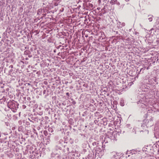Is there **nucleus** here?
<instances>
[{
  "label": "nucleus",
  "instance_id": "obj_1",
  "mask_svg": "<svg viewBox=\"0 0 159 159\" xmlns=\"http://www.w3.org/2000/svg\"><path fill=\"white\" fill-rule=\"evenodd\" d=\"M137 98L139 100L137 102L139 106L142 108H145L146 107L145 94L144 93L139 94L137 96Z\"/></svg>",
  "mask_w": 159,
  "mask_h": 159
},
{
  "label": "nucleus",
  "instance_id": "obj_2",
  "mask_svg": "<svg viewBox=\"0 0 159 159\" xmlns=\"http://www.w3.org/2000/svg\"><path fill=\"white\" fill-rule=\"evenodd\" d=\"M7 105L13 112H15L18 108L19 104L14 101H11L8 102Z\"/></svg>",
  "mask_w": 159,
  "mask_h": 159
},
{
  "label": "nucleus",
  "instance_id": "obj_3",
  "mask_svg": "<svg viewBox=\"0 0 159 159\" xmlns=\"http://www.w3.org/2000/svg\"><path fill=\"white\" fill-rule=\"evenodd\" d=\"M153 120V118L151 116L149 117L148 119L144 120L143 121V123L142 126L143 127L145 125L147 127L152 126L154 124Z\"/></svg>",
  "mask_w": 159,
  "mask_h": 159
},
{
  "label": "nucleus",
  "instance_id": "obj_4",
  "mask_svg": "<svg viewBox=\"0 0 159 159\" xmlns=\"http://www.w3.org/2000/svg\"><path fill=\"white\" fill-rule=\"evenodd\" d=\"M95 151V156L96 157L98 156L99 158H101L104 154L103 152L100 148H96Z\"/></svg>",
  "mask_w": 159,
  "mask_h": 159
},
{
  "label": "nucleus",
  "instance_id": "obj_5",
  "mask_svg": "<svg viewBox=\"0 0 159 159\" xmlns=\"http://www.w3.org/2000/svg\"><path fill=\"white\" fill-rule=\"evenodd\" d=\"M61 153H59V152L58 153L55 152H52L51 153V157L52 159H61Z\"/></svg>",
  "mask_w": 159,
  "mask_h": 159
},
{
  "label": "nucleus",
  "instance_id": "obj_6",
  "mask_svg": "<svg viewBox=\"0 0 159 159\" xmlns=\"http://www.w3.org/2000/svg\"><path fill=\"white\" fill-rule=\"evenodd\" d=\"M119 153H118L116 152H113L111 153L110 156L111 157L114 158V159H119Z\"/></svg>",
  "mask_w": 159,
  "mask_h": 159
},
{
  "label": "nucleus",
  "instance_id": "obj_7",
  "mask_svg": "<svg viewBox=\"0 0 159 159\" xmlns=\"http://www.w3.org/2000/svg\"><path fill=\"white\" fill-rule=\"evenodd\" d=\"M61 151H62L61 147L60 146H56L55 148L53 150V152H57V153H58L59 152V153H61Z\"/></svg>",
  "mask_w": 159,
  "mask_h": 159
},
{
  "label": "nucleus",
  "instance_id": "obj_8",
  "mask_svg": "<svg viewBox=\"0 0 159 159\" xmlns=\"http://www.w3.org/2000/svg\"><path fill=\"white\" fill-rule=\"evenodd\" d=\"M110 3L111 5L116 4L118 6L120 5V2H118L117 0H111L110 1Z\"/></svg>",
  "mask_w": 159,
  "mask_h": 159
},
{
  "label": "nucleus",
  "instance_id": "obj_9",
  "mask_svg": "<svg viewBox=\"0 0 159 159\" xmlns=\"http://www.w3.org/2000/svg\"><path fill=\"white\" fill-rule=\"evenodd\" d=\"M142 91L144 92H148L149 91L150 89L147 87V86L145 85H143L142 86Z\"/></svg>",
  "mask_w": 159,
  "mask_h": 159
},
{
  "label": "nucleus",
  "instance_id": "obj_10",
  "mask_svg": "<svg viewBox=\"0 0 159 159\" xmlns=\"http://www.w3.org/2000/svg\"><path fill=\"white\" fill-rule=\"evenodd\" d=\"M92 145L93 146H96L97 147L96 148H99V146L98 145L99 143L96 142H93L92 143Z\"/></svg>",
  "mask_w": 159,
  "mask_h": 159
},
{
  "label": "nucleus",
  "instance_id": "obj_11",
  "mask_svg": "<svg viewBox=\"0 0 159 159\" xmlns=\"http://www.w3.org/2000/svg\"><path fill=\"white\" fill-rule=\"evenodd\" d=\"M148 17L149 18H148V20L149 22H151L153 20V16L152 15H149L148 16Z\"/></svg>",
  "mask_w": 159,
  "mask_h": 159
},
{
  "label": "nucleus",
  "instance_id": "obj_12",
  "mask_svg": "<svg viewBox=\"0 0 159 159\" xmlns=\"http://www.w3.org/2000/svg\"><path fill=\"white\" fill-rule=\"evenodd\" d=\"M120 104L121 106H124V101L122 99L121 100Z\"/></svg>",
  "mask_w": 159,
  "mask_h": 159
},
{
  "label": "nucleus",
  "instance_id": "obj_13",
  "mask_svg": "<svg viewBox=\"0 0 159 159\" xmlns=\"http://www.w3.org/2000/svg\"><path fill=\"white\" fill-rule=\"evenodd\" d=\"M42 10L41 9H39L38 10L37 14L38 15H40L42 13Z\"/></svg>",
  "mask_w": 159,
  "mask_h": 159
},
{
  "label": "nucleus",
  "instance_id": "obj_14",
  "mask_svg": "<svg viewBox=\"0 0 159 159\" xmlns=\"http://www.w3.org/2000/svg\"><path fill=\"white\" fill-rule=\"evenodd\" d=\"M116 134H114L113 135H112V137H113V138H112V139H115V140H117V139H116V138H115V137L116 136Z\"/></svg>",
  "mask_w": 159,
  "mask_h": 159
},
{
  "label": "nucleus",
  "instance_id": "obj_15",
  "mask_svg": "<svg viewBox=\"0 0 159 159\" xmlns=\"http://www.w3.org/2000/svg\"><path fill=\"white\" fill-rule=\"evenodd\" d=\"M125 24L124 23H122L121 24V26H124L125 25Z\"/></svg>",
  "mask_w": 159,
  "mask_h": 159
},
{
  "label": "nucleus",
  "instance_id": "obj_16",
  "mask_svg": "<svg viewBox=\"0 0 159 159\" xmlns=\"http://www.w3.org/2000/svg\"><path fill=\"white\" fill-rule=\"evenodd\" d=\"M9 68H13V66L12 65H11L9 66Z\"/></svg>",
  "mask_w": 159,
  "mask_h": 159
},
{
  "label": "nucleus",
  "instance_id": "obj_17",
  "mask_svg": "<svg viewBox=\"0 0 159 159\" xmlns=\"http://www.w3.org/2000/svg\"><path fill=\"white\" fill-rule=\"evenodd\" d=\"M26 124L27 125H30V123L29 122H26Z\"/></svg>",
  "mask_w": 159,
  "mask_h": 159
},
{
  "label": "nucleus",
  "instance_id": "obj_18",
  "mask_svg": "<svg viewBox=\"0 0 159 159\" xmlns=\"http://www.w3.org/2000/svg\"><path fill=\"white\" fill-rule=\"evenodd\" d=\"M12 69H11V70H9V73H10V72H12Z\"/></svg>",
  "mask_w": 159,
  "mask_h": 159
},
{
  "label": "nucleus",
  "instance_id": "obj_19",
  "mask_svg": "<svg viewBox=\"0 0 159 159\" xmlns=\"http://www.w3.org/2000/svg\"><path fill=\"white\" fill-rule=\"evenodd\" d=\"M20 124H21V121H19V122H18Z\"/></svg>",
  "mask_w": 159,
  "mask_h": 159
},
{
  "label": "nucleus",
  "instance_id": "obj_20",
  "mask_svg": "<svg viewBox=\"0 0 159 159\" xmlns=\"http://www.w3.org/2000/svg\"><path fill=\"white\" fill-rule=\"evenodd\" d=\"M120 23H121V22H118V25H120Z\"/></svg>",
  "mask_w": 159,
  "mask_h": 159
},
{
  "label": "nucleus",
  "instance_id": "obj_21",
  "mask_svg": "<svg viewBox=\"0 0 159 159\" xmlns=\"http://www.w3.org/2000/svg\"><path fill=\"white\" fill-rule=\"evenodd\" d=\"M69 93H66V95H69Z\"/></svg>",
  "mask_w": 159,
  "mask_h": 159
},
{
  "label": "nucleus",
  "instance_id": "obj_22",
  "mask_svg": "<svg viewBox=\"0 0 159 159\" xmlns=\"http://www.w3.org/2000/svg\"><path fill=\"white\" fill-rule=\"evenodd\" d=\"M116 34H118V32L117 31H116Z\"/></svg>",
  "mask_w": 159,
  "mask_h": 159
},
{
  "label": "nucleus",
  "instance_id": "obj_23",
  "mask_svg": "<svg viewBox=\"0 0 159 159\" xmlns=\"http://www.w3.org/2000/svg\"><path fill=\"white\" fill-rule=\"evenodd\" d=\"M45 93V90H44L43 91V93L44 94Z\"/></svg>",
  "mask_w": 159,
  "mask_h": 159
},
{
  "label": "nucleus",
  "instance_id": "obj_24",
  "mask_svg": "<svg viewBox=\"0 0 159 159\" xmlns=\"http://www.w3.org/2000/svg\"><path fill=\"white\" fill-rule=\"evenodd\" d=\"M47 132L46 131H44V134H45V133H46Z\"/></svg>",
  "mask_w": 159,
  "mask_h": 159
},
{
  "label": "nucleus",
  "instance_id": "obj_25",
  "mask_svg": "<svg viewBox=\"0 0 159 159\" xmlns=\"http://www.w3.org/2000/svg\"><path fill=\"white\" fill-rule=\"evenodd\" d=\"M125 1H126V2H128L129 1V0H125Z\"/></svg>",
  "mask_w": 159,
  "mask_h": 159
},
{
  "label": "nucleus",
  "instance_id": "obj_26",
  "mask_svg": "<svg viewBox=\"0 0 159 159\" xmlns=\"http://www.w3.org/2000/svg\"><path fill=\"white\" fill-rule=\"evenodd\" d=\"M1 133L0 132V137H1Z\"/></svg>",
  "mask_w": 159,
  "mask_h": 159
},
{
  "label": "nucleus",
  "instance_id": "obj_27",
  "mask_svg": "<svg viewBox=\"0 0 159 159\" xmlns=\"http://www.w3.org/2000/svg\"><path fill=\"white\" fill-rule=\"evenodd\" d=\"M143 69V68H141V70H140V71H141V70H142V69Z\"/></svg>",
  "mask_w": 159,
  "mask_h": 159
},
{
  "label": "nucleus",
  "instance_id": "obj_28",
  "mask_svg": "<svg viewBox=\"0 0 159 159\" xmlns=\"http://www.w3.org/2000/svg\"><path fill=\"white\" fill-rule=\"evenodd\" d=\"M28 59V58H26V60H27Z\"/></svg>",
  "mask_w": 159,
  "mask_h": 159
},
{
  "label": "nucleus",
  "instance_id": "obj_29",
  "mask_svg": "<svg viewBox=\"0 0 159 159\" xmlns=\"http://www.w3.org/2000/svg\"><path fill=\"white\" fill-rule=\"evenodd\" d=\"M28 84V85H30V84L29 83Z\"/></svg>",
  "mask_w": 159,
  "mask_h": 159
},
{
  "label": "nucleus",
  "instance_id": "obj_30",
  "mask_svg": "<svg viewBox=\"0 0 159 159\" xmlns=\"http://www.w3.org/2000/svg\"><path fill=\"white\" fill-rule=\"evenodd\" d=\"M45 134H46V133H45ZM45 135H46V134H45Z\"/></svg>",
  "mask_w": 159,
  "mask_h": 159
}]
</instances>
